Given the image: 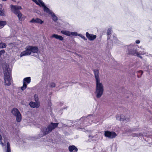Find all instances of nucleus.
Wrapping results in <instances>:
<instances>
[{"mask_svg":"<svg viewBox=\"0 0 152 152\" xmlns=\"http://www.w3.org/2000/svg\"><path fill=\"white\" fill-rule=\"evenodd\" d=\"M95 77L96 81V89L95 93L96 97L99 98L102 95L104 91L103 86L101 83H100V80L98 75L99 70L97 69L94 70Z\"/></svg>","mask_w":152,"mask_h":152,"instance_id":"obj_1","label":"nucleus"},{"mask_svg":"<svg viewBox=\"0 0 152 152\" xmlns=\"http://www.w3.org/2000/svg\"><path fill=\"white\" fill-rule=\"evenodd\" d=\"M10 8L12 12L17 16L19 21H22L24 20L25 17L19 10L22 9L21 6L11 5Z\"/></svg>","mask_w":152,"mask_h":152,"instance_id":"obj_2","label":"nucleus"},{"mask_svg":"<svg viewBox=\"0 0 152 152\" xmlns=\"http://www.w3.org/2000/svg\"><path fill=\"white\" fill-rule=\"evenodd\" d=\"M39 51V49L37 46H33L28 45L26 48V50L21 52L20 54L21 57L28 56L31 54L32 53H37Z\"/></svg>","mask_w":152,"mask_h":152,"instance_id":"obj_3","label":"nucleus"},{"mask_svg":"<svg viewBox=\"0 0 152 152\" xmlns=\"http://www.w3.org/2000/svg\"><path fill=\"white\" fill-rule=\"evenodd\" d=\"M9 68L6 67L5 69L4 70V80L5 84L7 86H10L11 85V71H9Z\"/></svg>","mask_w":152,"mask_h":152,"instance_id":"obj_4","label":"nucleus"},{"mask_svg":"<svg viewBox=\"0 0 152 152\" xmlns=\"http://www.w3.org/2000/svg\"><path fill=\"white\" fill-rule=\"evenodd\" d=\"M11 113L16 117V121L20 122L22 120V115L18 109L13 108L12 110Z\"/></svg>","mask_w":152,"mask_h":152,"instance_id":"obj_5","label":"nucleus"},{"mask_svg":"<svg viewBox=\"0 0 152 152\" xmlns=\"http://www.w3.org/2000/svg\"><path fill=\"white\" fill-rule=\"evenodd\" d=\"M31 78L30 77L24 78L23 80V86L21 87V89L23 91L26 89L28 84H29L31 82Z\"/></svg>","mask_w":152,"mask_h":152,"instance_id":"obj_6","label":"nucleus"},{"mask_svg":"<svg viewBox=\"0 0 152 152\" xmlns=\"http://www.w3.org/2000/svg\"><path fill=\"white\" fill-rule=\"evenodd\" d=\"M104 135L106 137L113 139L115 138L117 135V134L113 131H104Z\"/></svg>","mask_w":152,"mask_h":152,"instance_id":"obj_7","label":"nucleus"},{"mask_svg":"<svg viewBox=\"0 0 152 152\" xmlns=\"http://www.w3.org/2000/svg\"><path fill=\"white\" fill-rule=\"evenodd\" d=\"M61 32L62 34L69 36H70L71 35L75 36L77 35V33L75 32H70L68 31L62 30Z\"/></svg>","mask_w":152,"mask_h":152,"instance_id":"obj_8","label":"nucleus"},{"mask_svg":"<svg viewBox=\"0 0 152 152\" xmlns=\"http://www.w3.org/2000/svg\"><path fill=\"white\" fill-rule=\"evenodd\" d=\"M86 37L88 39V40L90 41H93L95 39L96 37V35L89 34L88 32L86 33Z\"/></svg>","mask_w":152,"mask_h":152,"instance_id":"obj_9","label":"nucleus"},{"mask_svg":"<svg viewBox=\"0 0 152 152\" xmlns=\"http://www.w3.org/2000/svg\"><path fill=\"white\" fill-rule=\"evenodd\" d=\"M54 129L50 124L49 125L47 128L46 129L45 131L44 132L45 135L48 134L50 132H51Z\"/></svg>","mask_w":152,"mask_h":152,"instance_id":"obj_10","label":"nucleus"},{"mask_svg":"<svg viewBox=\"0 0 152 152\" xmlns=\"http://www.w3.org/2000/svg\"><path fill=\"white\" fill-rule=\"evenodd\" d=\"M43 21H42L41 19L37 18L36 19L33 18L30 21V22L34 23H38L42 24L43 23Z\"/></svg>","mask_w":152,"mask_h":152,"instance_id":"obj_11","label":"nucleus"},{"mask_svg":"<svg viewBox=\"0 0 152 152\" xmlns=\"http://www.w3.org/2000/svg\"><path fill=\"white\" fill-rule=\"evenodd\" d=\"M69 150L70 152H77L78 149L75 145H70L69 147Z\"/></svg>","mask_w":152,"mask_h":152,"instance_id":"obj_12","label":"nucleus"},{"mask_svg":"<svg viewBox=\"0 0 152 152\" xmlns=\"http://www.w3.org/2000/svg\"><path fill=\"white\" fill-rule=\"evenodd\" d=\"M52 37L54 38L58 39H59L60 41H63L64 39L63 37H62L61 36L59 35L58 34H54L52 36Z\"/></svg>","mask_w":152,"mask_h":152,"instance_id":"obj_13","label":"nucleus"},{"mask_svg":"<svg viewBox=\"0 0 152 152\" xmlns=\"http://www.w3.org/2000/svg\"><path fill=\"white\" fill-rule=\"evenodd\" d=\"M128 54L135 56V55L137 50L134 48L128 49Z\"/></svg>","mask_w":152,"mask_h":152,"instance_id":"obj_14","label":"nucleus"},{"mask_svg":"<svg viewBox=\"0 0 152 152\" xmlns=\"http://www.w3.org/2000/svg\"><path fill=\"white\" fill-rule=\"evenodd\" d=\"M29 104L30 106L32 108H35V107L37 108L39 107V105H38L37 104L32 102H31L29 103Z\"/></svg>","mask_w":152,"mask_h":152,"instance_id":"obj_15","label":"nucleus"},{"mask_svg":"<svg viewBox=\"0 0 152 152\" xmlns=\"http://www.w3.org/2000/svg\"><path fill=\"white\" fill-rule=\"evenodd\" d=\"M116 118L117 119H119L120 121H123L126 120V118L123 115H120V117L119 116H116Z\"/></svg>","mask_w":152,"mask_h":152,"instance_id":"obj_16","label":"nucleus"},{"mask_svg":"<svg viewBox=\"0 0 152 152\" xmlns=\"http://www.w3.org/2000/svg\"><path fill=\"white\" fill-rule=\"evenodd\" d=\"M5 152H11L10 143L9 142L7 143Z\"/></svg>","mask_w":152,"mask_h":152,"instance_id":"obj_17","label":"nucleus"},{"mask_svg":"<svg viewBox=\"0 0 152 152\" xmlns=\"http://www.w3.org/2000/svg\"><path fill=\"white\" fill-rule=\"evenodd\" d=\"M43 7L44 11L45 12L49 13V14H50L52 12H51L50 10L45 5L43 6Z\"/></svg>","mask_w":152,"mask_h":152,"instance_id":"obj_18","label":"nucleus"},{"mask_svg":"<svg viewBox=\"0 0 152 152\" xmlns=\"http://www.w3.org/2000/svg\"><path fill=\"white\" fill-rule=\"evenodd\" d=\"M7 22L5 21H0V28H2L6 25Z\"/></svg>","mask_w":152,"mask_h":152,"instance_id":"obj_19","label":"nucleus"},{"mask_svg":"<svg viewBox=\"0 0 152 152\" xmlns=\"http://www.w3.org/2000/svg\"><path fill=\"white\" fill-rule=\"evenodd\" d=\"M50 14L53 17V19L54 21H56L58 20V18L55 15L54 13L52 12Z\"/></svg>","mask_w":152,"mask_h":152,"instance_id":"obj_20","label":"nucleus"},{"mask_svg":"<svg viewBox=\"0 0 152 152\" xmlns=\"http://www.w3.org/2000/svg\"><path fill=\"white\" fill-rule=\"evenodd\" d=\"M51 125V126L53 127V128L54 129L57 127L58 126V123H54L53 122H51L50 124Z\"/></svg>","mask_w":152,"mask_h":152,"instance_id":"obj_21","label":"nucleus"},{"mask_svg":"<svg viewBox=\"0 0 152 152\" xmlns=\"http://www.w3.org/2000/svg\"><path fill=\"white\" fill-rule=\"evenodd\" d=\"M7 45L6 44L3 42L0 43V48H3L6 47Z\"/></svg>","mask_w":152,"mask_h":152,"instance_id":"obj_22","label":"nucleus"},{"mask_svg":"<svg viewBox=\"0 0 152 152\" xmlns=\"http://www.w3.org/2000/svg\"><path fill=\"white\" fill-rule=\"evenodd\" d=\"M38 2H39V4L37 5H39L40 7H43L45 5L44 3L41 0H38Z\"/></svg>","mask_w":152,"mask_h":152,"instance_id":"obj_23","label":"nucleus"},{"mask_svg":"<svg viewBox=\"0 0 152 152\" xmlns=\"http://www.w3.org/2000/svg\"><path fill=\"white\" fill-rule=\"evenodd\" d=\"M4 11L3 9L1 8H0V15L1 16H4L5 15L4 13Z\"/></svg>","mask_w":152,"mask_h":152,"instance_id":"obj_24","label":"nucleus"},{"mask_svg":"<svg viewBox=\"0 0 152 152\" xmlns=\"http://www.w3.org/2000/svg\"><path fill=\"white\" fill-rule=\"evenodd\" d=\"M137 72L138 74H140V76L139 75H138L137 77L138 78H140L141 77V76L143 72L142 70H140L138 71Z\"/></svg>","mask_w":152,"mask_h":152,"instance_id":"obj_25","label":"nucleus"},{"mask_svg":"<svg viewBox=\"0 0 152 152\" xmlns=\"http://www.w3.org/2000/svg\"><path fill=\"white\" fill-rule=\"evenodd\" d=\"M50 87L53 88H54L55 87L56 85L55 83L53 82H51L50 83Z\"/></svg>","mask_w":152,"mask_h":152,"instance_id":"obj_26","label":"nucleus"},{"mask_svg":"<svg viewBox=\"0 0 152 152\" xmlns=\"http://www.w3.org/2000/svg\"><path fill=\"white\" fill-rule=\"evenodd\" d=\"M78 35L80 37H81V38H82V39H84V40H87V39L83 35H82V34H79Z\"/></svg>","mask_w":152,"mask_h":152,"instance_id":"obj_27","label":"nucleus"},{"mask_svg":"<svg viewBox=\"0 0 152 152\" xmlns=\"http://www.w3.org/2000/svg\"><path fill=\"white\" fill-rule=\"evenodd\" d=\"M111 34V29H108L107 30V35H110Z\"/></svg>","mask_w":152,"mask_h":152,"instance_id":"obj_28","label":"nucleus"},{"mask_svg":"<svg viewBox=\"0 0 152 152\" xmlns=\"http://www.w3.org/2000/svg\"><path fill=\"white\" fill-rule=\"evenodd\" d=\"M5 51L4 50H2L0 51V57L1 55L3 53H4Z\"/></svg>","mask_w":152,"mask_h":152,"instance_id":"obj_29","label":"nucleus"},{"mask_svg":"<svg viewBox=\"0 0 152 152\" xmlns=\"http://www.w3.org/2000/svg\"><path fill=\"white\" fill-rule=\"evenodd\" d=\"M132 135L133 137H138V135L136 133H133L132 134Z\"/></svg>","mask_w":152,"mask_h":152,"instance_id":"obj_30","label":"nucleus"},{"mask_svg":"<svg viewBox=\"0 0 152 152\" xmlns=\"http://www.w3.org/2000/svg\"><path fill=\"white\" fill-rule=\"evenodd\" d=\"M34 2L37 4H39V2L37 1V0H32Z\"/></svg>","mask_w":152,"mask_h":152,"instance_id":"obj_31","label":"nucleus"},{"mask_svg":"<svg viewBox=\"0 0 152 152\" xmlns=\"http://www.w3.org/2000/svg\"><path fill=\"white\" fill-rule=\"evenodd\" d=\"M135 55L138 57H139V56H140V54L138 53V52H136V53L135 54Z\"/></svg>","mask_w":152,"mask_h":152,"instance_id":"obj_32","label":"nucleus"},{"mask_svg":"<svg viewBox=\"0 0 152 152\" xmlns=\"http://www.w3.org/2000/svg\"><path fill=\"white\" fill-rule=\"evenodd\" d=\"M136 43L137 44H139L140 43V41L139 40H137L136 41Z\"/></svg>","mask_w":152,"mask_h":152,"instance_id":"obj_33","label":"nucleus"},{"mask_svg":"<svg viewBox=\"0 0 152 152\" xmlns=\"http://www.w3.org/2000/svg\"><path fill=\"white\" fill-rule=\"evenodd\" d=\"M139 58H142V57L141 56H140L139 57Z\"/></svg>","mask_w":152,"mask_h":152,"instance_id":"obj_34","label":"nucleus"},{"mask_svg":"<svg viewBox=\"0 0 152 152\" xmlns=\"http://www.w3.org/2000/svg\"><path fill=\"white\" fill-rule=\"evenodd\" d=\"M0 132L1 133H2L3 132H2L1 130H0Z\"/></svg>","mask_w":152,"mask_h":152,"instance_id":"obj_35","label":"nucleus"}]
</instances>
